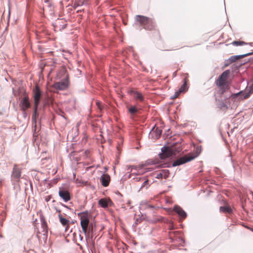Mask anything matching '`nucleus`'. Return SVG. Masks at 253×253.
Returning a JSON list of instances; mask_svg holds the SVG:
<instances>
[{
  "mask_svg": "<svg viewBox=\"0 0 253 253\" xmlns=\"http://www.w3.org/2000/svg\"><path fill=\"white\" fill-rule=\"evenodd\" d=\"M135 20L146 30L152 31L155 28V23L153 19L143 15H137Z\"/></svg>",
  "mask_w": 253,
  "mask_h": 253,
  "instance_id": "f257e3e1",
  "label": "nucleus"
},
{
  "mask_svg": "<svg viewBox=\"0 0 253 253\" xmlns=\"http://www.w3.org/2000/svg\"><path fill=\"white\" fill-rule=\"evenodd\" d=\"M229 74V70H226L221 74L215 81L216 85L220 88L222 93L228 89L229 82L227 79Z\"/></svg>",
  "mask_w": 253,
  "mask_h": 253,
  "instance_id": "f03ea898",
  "label": "nucleus"
},
{
  "mask_svg": "<svg viewBox=\"0 0 253 253\" xmlns=\"http://www.w3.org/2000/svg\"><path fill=\"white\" fill-rule=\"evenodd\" d=\"M80 216L81 225L83 232L86 234L92 231V227L89 225V214L87 211L83 212L79 214Z\"/></svg>",
  "mask_w": 253,
  "mask_h": 253,
  "instance_id": "7ed1b4c3",
  "label": "nucleus"
},
{
  "mask_svg": "<svg viewBox=\"0 0 253 253\" xmlns=\"http://www.w3.org/2000/svg\"><path fill=\"white\" fill-rule=\"evenodd\" d=\"M33 92L34 94L33 98L34 100V108L32 118L34 119L35 118L37 115V109L42 96V92L39 86L37 85H36Z\"/></svg>",
  "mask_w": 253,
  "mask_h": 253,
  "instance_id": "20e7f679",
  "label": "nucleus"
},
{
  "mask_svg": "<svg viewBox=\"0 0 253 253\" xmlns=\"http://www.w3.org/2000/svg\"><path fill=\"white\" fill-rule=\"evenodd\" d=\"M21 176V169L17 165H14L11 175V180L13 184H16L19 182Z\"/></svg>",
  "mask_w": 253,
  "mask_h": 253,
  "instance_id": "39448f33",
  "label": "nucleus"
},
{
  "mask_svg": "<svg viewBox=\"0 0 253 253\" xmlns=\"http://www.w3.org/2000/svg\"><path fill=\"white\" fill-rule=\"evenodd\" d=\"M175 155L176 153L172 148L164 147L162 148V153L160 154V157L161 159H165Z\"/></svg>",
  "mask_w": 253,
  "mask_h": 253,
  "instance_id": "423d86ee",
  "label": "nucleus"
},
{
  "mask_svg": "<svg viewBox=\"0 0 253 253\" xmlns=\"http://www.w3.org/2000/svg\"><path fill=\"white\" fill-rule=\"evenodd\" d=\"M195 156H193L190 154L185 155L175 161L172 164V166L176 167L183 164L185 163L190 162L191 160H193L195 158Z\"/></svg>",
  "mask_w": 253,
  "mask_h": 253,
  "instance_id": "0eeeda50",
  "label": "nucleus"
},
{
  "mask_svg": "<svg viewBox=\"0 0 253 253\" xmlns=\"http://www.w3.org/2000/svg\"><path fill=\"white\" fill-rule=\"evenodd\" d=\"M41 221L42 224V231H40L38 230L37 232V237L39 239L41 238L40 234L46 236L48 232L47 224L43 216L41 217Z\"/></svg>",
  "mask_w": 253,
  "mask_h": 253,
  "instance_id": "6e6552de",
  "label": "nucleus"
},
{
  "mask_svg": "<svg viewBox=\"0 0 253 253\" xmlns=\"http://www.w3.org/2000/svg\"><path fill=\"white\" fill-rule=\"evenodd\" d=\"M19 106L22 110L25 111L31 106L29 98L28 95H25L21 100Z\"/></svg>",
  "mask_w": 253,
  "mask_h": 253,
  "instance_id": "1a4fd4ad",
  "label": "nucleus"
},
{
  "mask_svg": "<svg viewBox=\"0 0 253 253\" xmlns=\"http://www.w3.org/2000/svg\"><path fill=\"white\" fill-rule=\"evenodd\" d=\"M246 90H249V92L243 93L242 91H241L238 93L234 94L233 95L235 96H238L239 95H243V97L242 98V99H245L249 98L251 94L253 93V81L252 84Z\"/></svg>",
  "mask_w": 253,
  "mask_h": 253,
  "instance_id": "9d476101",
  "label": "nucleus"
},
{
  "mask_svg": "<svg viewBox=\"0 0 253 253\" xmlns=\"http://www.w3.org/2000/svg\"><path fill=\"white\" fill-rule=\"evenodd\" d=\"M59 195L66 202L71 200L70 194L67 190L60 189Z\"/></svg>",
  "mask_w": 253,
  "mask_h": 253,
  "instance_id": "9b49d317",
  "label": "nucleus"
},
{
  "mask_svg": "<svg viewBox=\"0 0 253 253\" xmlns=\"http://www.w3.org/2000/svg\"><path fill=\"white\" fill-rule=\"evenodd\" d=\"M100 182L104 187H107L109 185L110 182L111 178L110 175L107 173H104L100 177Z\"/></svg>",
  "mask_w": 253,
  "mask_h": 253,
  "instance_id": "f8f14e48",
  "label": "nucleus"
},
{
  "mask_svg": "<svg viewBox=\"0 0 253 253\" xmlns=\"http://www.w3.org/2000/svg\"><path fill=\"white\" fill-rule=\"evenodd\" d=\"M98 204L102 208H105L108 206H111L112 202L110 199L102 198L99 200Z\"/></svg>",
  "mask_w": 253,
  "mask_h": 253,
  "instance_id": "ddd939ff",
  "label": "nucleus"
},
{
  "mask_svg": "<svg viewBox=\"0 0 253 253\" xmlns=\"http://www.w3.org/2000/svg\"><path fill=\"white\" fill-rule=\"evenodd\" d=\"M169 172L168 169H162L156 174L155 177L158 179H167L169 175Z\"/></svg>",
  "mask_w": 253,
  "mask_h": 253,
  "instance_id": "4468645a",
  "label": "nucleus"
},
{
  "mask_svg": "<svg viewBox=\"0 0 253 253\" xmlns=\"http://www.w3.org/2000/svg\"><path fill=\"white\" fill-rule=\"evenodd\" d=\"M68 84L67 81L57 82L54 84V87L59 90H64L68 87Z\"/></svg>",
  "mask_w": 253,
  "mask_h": 253,
  "instance_id": "2eb2a0df",
  "label": "nucleus"
},
{
  "mask_svg": "<svg viewBox=\"0 0 253 253\" xmlns=\"http://www.w3.org/2000/svg\"><path fill=\"white\" fill-rule=\"evenodd\" d=\"M130 93L135 99L140 102H143L144 101V98L141 93L137 91L131 90Z\"/></svg>",
  "mask_w": 253,
  "mask_h": 253,
  "instance_id": "dca6fc26",
  "label": "nucleus"
},
{
  "mask_svg": "<svg viewBox=\"0 0 253 253\" xmlns=\"http://www.w3.org/2000/svg\"><path fill=\"white\" fill-rule=\"evenodd\" d=\"M58 212L59 213L58 216L60 222L63 226L66 227L65 230L67 231L69 226V220L62 217L60 213V211H59Z\"/></svg>",
  "mask_w": 253,
  "mask_h": 253,
  "instance_id": "f3484780",
  "label": "nucleus"
},
{
  "mask_svg": "<svg viewBox=\"0 0 253 253\" xmlns=\"http://www.w3.org/2000/svg\"><path fill=\"white\" fill-rule=\"evenodd\" d=\"M173 210L182 218H185L186 217V212L179 206H175Z\"/></svg>",
  "mask_w": 253,
  "mask_h": 253,
  "instance_id": "a211bd4d",
  "label": "nucleus"
},
{
  "mask_svg": "<svg viewBox=\"0 0 253 253\" xmlns=\"http://www.w3.org/2000/svg\"><path fill=\"white\" fill-rule=\"evenodd\" d=\"M251 54H252L251 53H249L246 54L245 55L232 56L229 59V61L230 63H233V62H235L237 60L242 58L245 56L250 55Z\"/></svg>",
  "mask_w": 253,
  "mask_h": 253,
  "instance_id": "6ab92c4d",
  "label": "nucleus"
},
{
  "mask_svg": "<svg viewBox=\"0 0 253 253\" xmlns=\"http://www.w3.org/2000/svg\"><path fill=\"white\" fill-rule=\"evenodd\" d=\"M219 211L221 212L228 213H230L232 211L231 208L229 206L220 207L219 208Z\"/></svg>",
  "mask_w": 253,
  "mask_h": 253,
  "instance_id": "aec40b11",
  "label": "nucleus"
},
{
  "mask_svg": "<svg viewBox=\"0 0 253 253\" xmlns=\"http://www.w3.org/2000/svg\"><path fill=\"white\" fill-rule=\"evenodd\" d=\"M188 80L186 78L184 79V83L182 85L179 89V92H184L187 90V84Z\"/></svg>",
  "mask_w": 253,
  "mask_h": 253,
  "instance_id": "412c9836",
  "label": "nucleus"
},
{
  "mask_svg": "<svg viewBox=\"0 0 253 253\" xmlns=\"http://www.w3.org/2000/svg\"><path fill=\"white\" fill-rule=\"evenodd\" d=\"M231 44L235 46H241L247 44V43L243 41H234Z\"/></svg>",
  "mask_w": 253,
  "mask_h": 253,
  "instance_id": "4be33fe9",
  "label": "nucleus"
},
{
  "mask_svg": "<svg viewBox=\"0 0 253 253\" xmlns=\"http://www.w3.org/2000/svg\"><path fill=\"white\" fill-rule=\"evenodd\" d=\"M128 111L131 115H134L137 112L138 110L135 106H131L128 108Z\"/></svg>",
  "mask_w": 253,
  "mask_h": 253,
  "instance_id": "5701e85b",
  "label": "nucleus"
},
{
  "mask_svg": "<svg viewBox=\"0 0 253 253\" xmlns=\"http://www.w3.org/2000/svg\"><path fill=\"white\" fill-rule=\"evenodd\" d=\"M96 105L98 107V108L100 110H101L103 108V107H102V105L101 104V103L98 101L96 102Z\"/></svg>",
  "mask_w": 253,
  "mask_h": 253,
  "instance_id": "b1692460",
  "label": "nucleus"
},
{
  "mask_svg": "<svg viewBox=\"0 0 253 253\" xmlns=\"http://www.w3.org/2000/svg\"><path fill=\"white\" fill-rule=\"evenodd\" d=\"M84 4H87V1L86 0H84L83 1H79V3H78V5H81Z\"/></svg>",
  "mask_w": 253,
  "mask_h": 253,
  "instance_id": "393cba45",
  "label": "nucleus"
},
{
  "mask_svg": "<svg viewBox=\"0 0 253 253\" xmlns=\"http://www.w3.org/2000/svg\"><path fill=\"white\" fill-rule=\"evenodd\" d=\"M148 184V180H145L143 183L142 185L141 186V188L144 187L145 186L147 185Z\"/></svg>",
  "mask_w": 253,
  "mask_h": 253,
  "instance_id": "a878e982",
  "label": "nucleus"
},
{
  "mask_svg": "<svg viewBox=\"0 0 253 253\" xmlns=\"http://www.w3.org/2000/svg\"><path fill=\"white\" fill-rule=\"evenodd\" d=\"M64 21L62 19L59 20L58 21H56L55 23L56 26L58 27V25L60 24V23H62Z\"/></svg>",
  "mask_w": 253,
  "mask_h": 253,
  "instance_id": "bb28decb",
  "label": "nucleus"
},
{
  "mask_svg": "<svg viewBox=\"0 0 253 253\" xmlns=\"http://www.w3.org/2000/svg\"><path fill=\"white\" fill-rule=\"evenodd\" d=\"M50 197H48L45 198V200L47 202L50 200Z\"/></svg>",
  "mask_w": 253,
  "mask_h": 253,
  "instance_id": "cd10ccee",
  "label": "nucleus"
},
{
  "mask_svg": "<svg viewBox=\"0 0 253 253\" xmlns=\"http://www.w3.org/2000/svg\"><path fill=\"white\" fill-rule=\"evenodd\" d=\"M65 25H64L63 26V27H62V28H65Z\"/></svg>",
  "mask_w": 253,
  "mask_h": 253,
  "instance_id": "c85d7f7f",
  "label": "nucleus"
},
{
  "mask_svg": "<svg viewBox=\"0 0 253 253\" xmlns=\"http://www.w3.org/2000/svg\"><path fill=\"white\" fill-rule=\"evenodd\" d=\"M173 75H174V76H175V75H176V72H175L173 73Z\"/></svg>",
  "mask_w": 253,
  "mask_h": 253,
  "instance_id": "c756f323",
  "label": "nucleus"
},
{
  "mask_svg": "<svg viewBox=\"0 0 253 253\" xmlns=\"http://www.w3.org/2000/svg\"><path fill=\"white\" fill-rule=\"evenodd\" d=\"M252 231L253 232V229H252Z\"/></svg>",
  "mask_w": 253,
  "mask_h": 253,
  "instance_id": "7c9ffc66",
  "label": "nucleus"
}]
</instances>
